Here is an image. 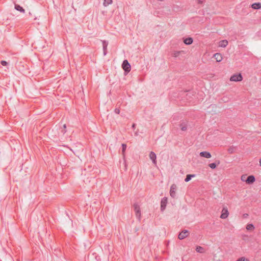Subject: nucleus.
Segmentation results:
<instances>
[{"mask_svg": "<svg viewBox=\"0 0 261 261\" xmlns=\"http://www.w3.org/2000/svg\"><path fill=\"white\" fill-rule=\"evenodd\" d=\"M1 64L3 66H6L8 64V63L6 61H2Z\"/></svg>", "mask_w": 261, "mask_h": 261, "instance_id": "27", "label": "nucleus"}, {"mask_svg": "<svg viewBox=\"0 0 261 261\" xmlns=\"http://www.w3.org/2000/svg\"><path fill=\"white\" fill-rule=\"evenodd\" d=\"M103 5L105 7H107L112 3V0H103Z\"/></svg>", "mask_w": 261, "mask_h": 261, "instance_id": "19", "label": "nucleus"}, {"mask_svg": "<svg viewBox=\"0 0 261 261\" xmlns=\"http://www.w3.org/2000/svg\"><path fill=\"white\" fill-rule=\"evenodd\" d=\"M259 165H260V166H261V159H260V160H259Z\"/></svg>", "mask_w": 261, "mask_h": 261, "instance_id": "32", "label": "nucleus"}, {"mask_svg": "<svg viewBox=\"0 0 261 261\" xmlns=\"http://www.w3.org/2000/svg\"><path fill=\"white\" fill-rule=\"evenodd\" d=\"M126 145L125 144H122V152H124L126 149Z\"/></svg>", "mask_w": 261, "mask_h": 261, "instance_id": "24", "label": "nucleus"}, {"mask_svg": "<svg viewBox=\"0 0 261 261\" xmlns=\"http://www.w3.org/2000/svg\"><path fill=\"white\" fill-rule=\"evenodd\" d=\"M214 58L216 60L217 62H221L222 59V55L220 53H216L214 55Z\"/></svg>", "mask_w": 261, "mask_h": 261, "instance_id": "11", "label": "nucleus"}, {"mask_svg": "<svg viewBox=\"0 0 261 261\" xmlns=\"http://www.w3.org/2000/svg\"><path fill=\"white\" fill-rule=\"evenodd\" d=\"M15 9L20 12L24 13L25 12V10L21 7L20 5L18 4H15Z\"/></svg>", "mask_w": 261, "mask_h": 261, "instance_id": "14", "label": "nucleus"}, {"mask_svg": "<svg viewBox=\"0 0 261 261\" xmlns=\"http://www.w3.org/2000/svg\"><path fill=\"white\" fill-rule=\"evenodd\" d=\"M189 234L188 230H184L182 231L178 236V238L179 240H183L186 238Z\"/></svg>", "mask_w": 261, "mask_h": 261, "instance_id": "5", "label": "nucleus"}, {"mask_svg": "<svg viewBox=\"0 0 261 261\" xmlns=\"http://www.w3.org/2000/svg\"><path fill=\"white\" fill-rule=\"evenodd\" d=\"M61 132L63 134H64L66 133V129H64V128H62L61 130Z\"/></svg>", "mask_w": 261, "mask_h": 261, "instance_id": "28", "label": "nucleus"}, {"mask_svg": "<svg viewBox=\"0 0 261 261\" xmlns=\"http://www.w3.org/2000/svg\"><path fill=\"white\" fill-rule=\"evenodd\" d=\"M149 158H150V160H152L153 164L156 165V156L155 153L153 151H151L149 153Z\"/></svg>", "mask_w": 261, "mask_h": 261, "instance_id": "7", "label": "nucleus"}, {"mask_svg": "<svg viewBox=\"0 0 261 261\" xmlns=\"http://www.w3.org/2000/svg\"><path fill=\"white\" fill-rule=\"evenodd\" d=\"M114 112L117 114H119V113H120V110L119 108H115V110H114Z\"/></svg>", "mask_w": 261, "mask_h": 261, "instance_id": "26", "label": "nucleus"}, {"mask_svg": "<svg viewBox=\"0 0 261 261\" xmlns=\"http://www.w3.org/2000/svg\"><path fill=\"white\" fill-rule=\"evenodd\" d=\"M255 180V177L253 175H249L247 177L246 182L248 184H252Z\"/></svg>", "mask_w": 261, "mask_h": 261, "instance_id": "10", "label": "nucleus"}, {"mask_svg": "<svg viewBox=\"0 0 261 261\" xmlns=\"http://www.w3.org/2000/svg\"><path fill=\"white\" fill-rule=\"evenodd\" d=\"M243 80V76L241 73L233 74L230 78V81L240 82Z\"/></svg>", "mask_w": 261, "mask_h": 261, "instance_id": "3", "label": "nucleus"}, {"mask_svg": "<svg viewBox=\"0 0 261 261\" xmlns=\"http://www.w3.org/2000/svg\"><path fill=\"white\" fill-rule=\"evenodd\" d=\"M135 127H136V124L135 123H134L132 125V128L134 129L135 128Z\"/></svg>", "mask_w": 261, "mask_h": 261, "instance_id": "30", "label": "nucleus"}, {"mask_svg": "<svg viewBox=\"0 0 261 261\" xmlns=\"http://www.w3.org/2000/svg\"><path fill=\"white\" fill-rule=\"evenodd\" d=\"M228 212L227 208H223L220 218L222 219H226L228 216Z\"/></svg>", "mask_w": 261, "mask_h": 261, "instance_id": "8", "label": "nucleus"}, {"mask_svg": "<svg viewBox=\"0 0 261 261\" xmlns=\"http://www.w3.org/2000/svg\"><path fill=\"white\" fill-rule=\"evenodd\" d=\"M103 49H107L108 42L106 40L102 41Z\"/></svg>", "mask_w": 261, "mask_h": 261, "instance_id": "21", "label": "nucleus"}, {"mask_svg": "<svg viewBox=\"0 0 261 261\" xmlns=\"http://www.w3.org/2000/svg\"><path fill=\"white\" fill-rule=\"evenodd\" d=\"M195 176V174H188L187 175L185 179V181L188 182L192 179V177H194Z\"/></svg>", "mask_w": 261, "mask_h": 261, "instance_id": "17", "label": "nucleus"}, {"mask_svg": "<svg viewBox=\"0 0 261 261\" xmlns=\"http://www.w3.org/2000/svg\"><path fill=\"white\" fill-rule=\"evenodd\" d=\"M199 154H200V156L203 157V158H205L206 159H209V158H211V156H212L211 154L209 152H207V151H202V152H200Z\"/></svg>", "mask_w": 261, "mask_h": 261, "instance_id": "9", "label": "nucleus"}, {"mask_svg": "<svg viewBox=\"0 0 261 261\" xmlns=\"http://www.w3.org/2000/svg\"><path fill=\"white\" fill-rule=\"evenodd\" d=\"M176 188V187L175 185H172L171 186L170 190V196L172 198H175L176 196V193H175Z\"/></svg>", "mask_w": 261, "mask_h": 261, "instance_id": "6", "label": "nucleus"}, {"mask_svg": "<svg viewBox=\"0 0 261 261\" xmlns=\"http://www.w3.org/2000/svg\"><path fill=\"white\" fill-rule=\"evenodd\" d=\"M196 251L198 253H203L204 252V248L201 246H197L196 248Z\"/></svg>", "mask_w": 261, "mask_h": 261, "instance_id": "20", "label": "nucleus"}, {"mask_svg": "<svg viewBox=\"0 0 261 261\" xmlns=\"http://www.w3.org/2000/svg\"><path fill=\"white\" fill-rule=\"evenodd\" d=\"M134 209L135 212L136 218L138 219V220L140 221L141 214L140 206L137 203H135L134 204Z\"/></svg>", "mask_w": 261, "mask_h": 261, "instance_id": "1", "label": "nucleus"}, {"mask_svg": "<svg viewBox=\"0 0 261 261\" xmlns=\"http://www.w3.org/2000/svg\"><path fill=\"white\" fill-rule=\"evenodd\" d=\"M228 44V42L226 40H222L219 43V46L222 47H225Z\"/></svg>", "mask_w": 261, "mask_h": 261, "instance_id": "16", "label": "nucleus"}, {"mask_svg": "<svg viewBox=\"0 0 261 261\" xmlns=\"http://www.w3.org/2000/svg\"><path fill=\"white\" fill-rule=\"evenodd\" d=\"M180 53V51H175L172 54V55L174 57H177L179 56Z\"/></svg>", "mask_w": 261, "mask_h": 261, "instance_id": "23", "label": "nucleus"}, {"mask_svg": "<svg viewBox=\"0 0 261 261\" xmlns=\"http://www.w3.org/2000/svg\"><path fill=\"white\" fill-rule=\"evenodd\" d=\"M122 67L125 74H127L130 70L131 66L127 60L123 61Z\"/></svg>", "mask_w": 261, "mask_h": 261, "instance_id": "2", "label": "nucleus"}, {"mask_svg": "<svg viewBox=\"0 0 261 261\" xmlns=\"http://www.w3.org/2000/svg\"><path fill=\"white\" fill-rule=\"evenodd\" d=\"M217 162V164H216V163H213L210 164L208 165L209 167L212 169H215L217 167V165H219L220 164L219 161H218Z\"/></svg>", "mask_w": 261, "mask_h": 261, "instance_id": "18", "label": "nucleus"}, {"mask_svg": "<svg viewBox=\"0 0 261 261\" xmlns=\"http://www.w3.org/2000/svg\"><path fill=\"white\" fill-rule=\"evenodd\" d=\"M193 39L191 37H188L184 40V42L187 45H190L193 43Z\"/></svg>", "mask_w": 261, "mask_h": 261, "instance_id": "15", "label": "nucleus"}, {"mask_svg": "<svg viewBox=\"0 0 261 261\" xmlns=\"http://www.w3.org/2000/svg\"><path fill=\"white\" fill-rule=\"evenodd\" d=\"M201 2H202L201 0H199V3H201Z\"/></svg>", "mask_w": 261, "mask_h": 261, "instance_id": "33", "label": "nucleus"}, {"mask_svg": "<svg viewBox=\"0 0 261 261\" xmlns=\"http://www.w3.org/2000/svg\"><path fill=\"white\" fill-rule=\"evenodd\" d=\"M167 203V198L166 197L163 198L161 201V212H163L165 210Z\"/></svg>", "mask_w": 261, "mask_h": 261, "instance_id": "4", "label": "nucleus"}, {"mask_svg": "<svg viewBox=\"0 0 261 261\" xmlns=\"http://www.w3.org/2000/svg\"><path fill=\"white\" fill-rule=\"evenodd\" d=\"M103 55L106 56L107 54V49H103Z\"/></svg>", "mask_w": 261, "mask_h": 261, "instance_id": "29", "label": "nucleus"}, {"mask_svg": "<svg viewBox=\"0 0 261 261\" xmlns=\"http://www.w3.org/2000/svg\"><path fill=\"white\" fill-rule=\"evenodd\" d=\"M251 7L253 9H259L261 8V3H255L252 4Z\"/></svg>", "mask_w": 261, "mask_h": 261, "instance_id": "12", "label": "nucleus"}, {"mask_svg": "<svg viewBox=\"0 0 261 261\" xmlns=\"http://www.w3.org/2000/svg\"><path fill=\"white\" fill-rule=\"evenodd\" d=\"M63 128H64V129H66V125L65 124L63 125Z\"/></svg>", "mask_w": 261, "mask_h": 261, "instance_id": "31", "label": "nucleus"}, {"mask_svg": "<svg viewBox=\"0 0 261 261\" xmlns=\"http://www.w3.org/2000/svg\"><path fill=\"white\" fill-rule=\"evenodd\" d=\"M236 261H249L248 259H246L244 257H242L238 259H237Z\"/></svg>", "mask_w": 261, "mask_h": 261, "instance_id": "25", "label": "nucleus"}, {"mask_svg": "<svg viewBox=\"0 0 261 261\" xmlns=\"http://www.w3.org/2000/svg\"><path fill=\"white\" fill-rule=\"evenodd\" d=\"M179 127L182 131H185L187 129V123L182 122L179 124Z\"/></svg>", "mask_w": 261, "mask_h": 261, "instance_id": "13", "label": "nucleus"}, {"mask_svg": "<svg viewBox=\"0 0 261 261\" xmlns=\"http://www.w3.org/2000/svg\"><path fill=\"white\" fill-rule=\"evenodd\" d=\"M254 228V226L252 224H248L246 226L247 230H252Z\"/></svg>", "mask_w": 261, "mask_h": 261, "instance_id": "22", "label": "nucleus"}]
</instances>
